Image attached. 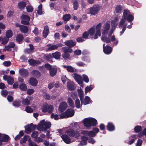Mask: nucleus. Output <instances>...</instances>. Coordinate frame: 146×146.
Wrapping results in <instances>:
<instances>
[{"label":"nucleus","instance_id":"1","mask_svg":"<svg viewBox=\"0 0 146 146\" xmlns=\"http://www.w3.org/2000/svg\"><path fill=\"white\" fill-rule=\"evenodd\" d=\"M51 123L49 121H45L43 119L37 125V130L40 131H46L47 129L50 128L51 126Z\"/></svg>","mask_w":146,"mask_h":146},{"label":"nucleus","instance_id":"2","mask_svg":"<svg viewBox=\"0 0 146 146\" xmlns=\"http://www.w3.org/2000/svg\"><path fill=\"white\" fill-rule=\"evenodd\" d=\"M100 9V7L98 5H95L90 8L89 12L91 15H95L98 14Z\"/></svg>","mask_w":146,"mask_h":146},{"label":"nucleus","instance_id":"3","mask_svg":"<svg viewBox=\"0 0 146 146\" xmlns=\"http://www.w3.org/2000/svg\"><path fill=\"white\" fill-rule=\"evenodd\" d=\"M126 21V19L123 18L121 19L119 23V28H122V31L120 32V35H121L123 33L126 29L127 25L126 23L125 24Z\"/></svg>","mask_w":146,"mask_h":146},{"label":"nucleus","instance_id":"4","mask_svg":"<svg viewBox=\"0 0 146 146\" xmlns=\"http://www.w3.org/2000/svg\"><path fill=\"white\" fill-rule=\"evenodd\" d=\"M63 44L61 43L57 44L56 45L52 44H48L46 46L48 47L46 49L47 51H50L56 49L59 47H61L63 46Z\"/></svg>","mask_w":146,"mask_h":146},{"label":"nucleus","instance_id":"5","mask_svg":"<svg viewBox=\"0 0 146 146\" xmlns=\"http://www.w3.org/2000/svg\"><path fill=\"white\" fill-rule=\"evenodd\" d=\"M53 110V107L52 106L48 105L47 104L43 105L42 108V111L44 113L48 112L49 113H51Z\"/></svg>","mask_w":146,"mask_h":146},{"label":"nucleus","instance_id":"6","mask_svg":"<svg viewBox=\"0 0 146 146\" xmlns=\"http://www.w3.org/2000/svg\"><path fill=\"white\" fill-rule=\"evenodd\" d=\"M68 135L72 137L76 136V137H77L79 136V132L78 131H74L72 129H70L66 131Z\"/></svg>","mask_w":146,"mask_h":146},{"label":"nucleus","instance_id":"7","mask_svg":"<svg viewBox=\"0 0 146 146\" xmlns=\"http://www.w3.org/2000/svg\"><path fill=\"white\" fill-rule=\"evenodd\" d=\"M22 20L21 23L22 24L25 25H29V21L30 20V17L28 15H23L21 17Z\"/></svg>","mask_w":146,"mask_h":146},{"label":"nucleus","instance_id":"8","mask_svg":"<svg viewBox=\"0 0 146 146\" xmlns=\"http://www.w3.org/2000/svg\"><path fill=\"white\" fill-rule=\"evenodd\" d=\"M74 75V77L76 82L80 86H82L83 82L82 76L78 74L74 73L73 74Z\"/></svg>","mask_w":146,"mask_h":146},{"label":"nucleus","instance_id":"9","mask_svg":"<svg viewBox=\"0 0 146 146\" xmlns=\"http://www.w3.org/2000/svg\"><path fill=\"white\" fill-rule=\"evenodd\" d=\"M3 79L5 81H7L8 84L12 85L14 83L13 78L11 76H7L6 74L3 77Z\"/></svg>","mask_w":146,"mask_h":146},{"label":"nucleus","instance_id":"10","mask_svg":"<svg viewBox=\"0 0 146 146\" xmlns=\"http://www.w3.org/2000/svg\"><path fill=\"white\" fill-rule=\"evenodd\" d=\"M110 24L108 23H106L103 26L102 34L104 35L108 34V31L110 29Z\"/></svg>","mask_w":146,"mask_h":146},{"label":"nucleus","instance_id":"11","mask_svg":"<svg viewBox=\"0 0 146 146\" xmlns=\"http://www.w3.org/2000/svg\"><path fill=\"white\" fill-rule=\"evenodd\" d=\"M103 49L104 52L106 54H110L112 51V48L110 46L106 45L105 47V44L103 45Z\"/></svg>","mask_w":146,"mask_h":146},{"label":"nucleus","instance_id":"12","mask_svg":"<svg viewBox=\"0 0 146 146\" xmlns=\"http://www.w3.org/2000/svg\"><path fill=\"white\" fill-rule=\"evenodd\" d=\"M67 107V104L66 102H62L59 106L58 111L60 112H62L65 110Z\"/></svg>","mask_w":146,"mask_h":146},{"label":"nucleus","instance_id":"13","mask_svg":"<svg viewBox=\"0 0 146 146\" xmlns=\"http://www.w3.org/2000/svg\"><path fill=\"white\" fill-rule=\"evenodd\" d=\"M67 117H70L73 116L74 114V110L71 108L68 109L65 112Z\"/></svg>","mask_w":146,"mask_h":146},{"label":"nucleus","instance_id":"14","mask_svg":"<svg viewBox=\"0 0 146 146\" xmlns=\"http://www.w3.org/2000/svg\"><path fill=\"white\" fill-rule=\"evenodd\" d=\"M20 75L23 77H26L29 74L28 70L24 68H21L19 70Z\"/></svg>","mask_w":146,"mask_h":146},{"label":"nucleus","instance_id":"15","mask_svg":"<svg viewBox=\"0 0 146 146\" xmlns=\"http://www.w3.org/2000/svg\"><path fill=\"white\" fill-rule=\"evenodd\" d=\"M61 137L64 142L67 144L71 143V139L70 137L66 134L62 135Z\"/></svg>","mask_w":146,"mask_h":146},{"label":"nucleus","instance_id":"16","mask_svg":"<svg viewBox=\"0 0 146 146\" xmlns=\"http://www.w3.org/2000/svg\"><path fill=\"white\" fill-rule=\"evenodd\" d=\"M107 130L110 131H114L115 129L114 124L112 122H109L106 126Z\"/></svg>","mask_w":146,"mask_h":146},{"label":"nucleus","instance_id":"17","mask_svg":"<svg viewBox=\"0 0 146 146\" xmlns=\"http://www.w3.org/2000/svg\"><path fill=\"white\" fill-rule=\"evenodd\" d=\"M83 123L84 126L87 128L91 127L90 124V118H87L84 119L83 120Z\"/></svg>","mask_w":146,"mask_h":146},{"label":"nucleus","instance_id":"18","mask_svg":"<svg viewBox=\"0 0 146 146\" xmlns=\"http://www.w3.org/2000/svg\"><path fill=\"white\" fill-rule=\"evenodd\" d=\"M28 82L30 84L33 86H36L38 83L37 80L33 77H31L30 78Z\"/></svg>","mask_w":146,"mask_h":146},{"label":"nucleus","instance_id":"19","mask_svg":"<svg viewBox=\"0 0 146 146\" xmlns=\"http://www.w3.org/2000/svg\"><path fill=\"white\" fill-rule=\"evenodd\" d=\"M64 44L70 48L73 47L76 45V42L72 40H67L64 42Z\"/></svg>","mask_w":146,"mask_h":146},{"label":"nucleus","instance_id":"20","mask_svg":"<svg viewBox=\"0 0 146 146\" xmlns=\"http://www.w3.org/2000/svg\"><path fill=\"white\" fill-rule=\"evenodd\" d=\"M78 94L80 97V100L81 101V105L82 106V99H83L84 96V94L82 90L81 89H79L78 90Z\"/></svg>","mask_w":146,"mask_h":146},{"label":"nucleus","instance_id":"21","mask_svg":"<svg viewBox=\"0 0 146 146\" xmlns=\"http://www.w3.org/2000/svg\"><path fill=\"white\" fill-rule=\"evenodd\" d=\"M91 102H92V100H90V97L88 96H86L85 97L84 100L82 99V104L86 105L89 104Z\"/></svg>","mask_w":146,"mask_h":146},{"label":"nucleus","instance_id":"22","mask_svg":"<svg viewBox=\"0 0 146 146\" xmlns=\"http://www.w3.org/2000/svg\"><path fill=\"white\" fill-rule=\"evenodd\" d=\"M24 39V37L22 34H18L16 36V40L19 44H20Z\"/></svg>","mask_w":146,"mask_h":146},{"label":"nucleus","instance_id":"23","mask_svg":"<svg viewBox=\"0 0 146 146\" xmlns=\"http://www.w3.org/2000/svg\"><path fill=\"white\" fill-rule=\"evenodd\" d=\"M49 31L48 27V26L46 25L44 28V29L43 32L42 36L43 37L45 38L48 36Z\"/></svg>","mask_w":146,"mask_h":146},{"label":"nucleus","instance_id":"24","mask_svg":"<svg viewBox=\"0 0 146 146\" xmlns=\"http://www.w3.org/2000/svg\"><path fill=\"white\" fill-rule=\"evenodd\" d=\"M31 74L33 76L37 78H38L40 76V73L38 70H33L31 72Z\"/></svg>","mask_w":146,"mask_h":146},{"label":"nucleus","instance_id":"25","mask_svg":"<svg viewBox=\"0 0 146 146\" xmlns=\"http://www.w3.org/2000/svg\"><path fill=\"white\" fill-rule=\"evenodd\" d=\"M129 141L128 143L131 145L133 143L135 140L137 139V135H132L129 137Z\"/></svg>","mask_w":146,"mask_h":146},{"label":"nucleus","instance_id":"26","mask_svg":"<svg viewBox=\"0 0 146 146\" xmlns=\"http://www.w3.org/2000/svg\"><path fill=\"white\" fill-rule=\"evenodd\" d=\"M57 68L54 67H52L49 70V74L50 76L53 77L54 76L57 72Z\"/></svg>","mask_w":146,"mask_h":146},{"label":"nucleus","instance_id":"27","mask_svg":"<svg viewBox=\"0 0 146 146\" xmlns=\"http://www.w3.org/2000/svg\"><path fill=\"white\" fill-rule=\"evenodd\" d=\"M67 87L68 89L70 90H73L75 89L74 84L73 82H68L67 83Z\"/></svg>","mask_w":146,"mask_h":146},{"label":"nucleus","instance_id":"28","mask_svg":"<svg viewBox=\"0 0 146 146\" xmlns=\"http://www.w3.org/2000/svg\"><path fill=\"white\" fill-rule=\"evenodd\" d=\"M15 46V44L13 42H9L8 45H6L7 50L10 51L11 50V48H13Z\"/></svg>","mask_w":146,"mask_h":146},{"label":"nucleus","instance_id":"29","mask_svg":"<svg viewBox=\"0 0 146 146\" xmlns=\"http://www.w3.org/2000/svg\"><path fill=\"white\" fill-rule=\"evenodd\" d=\"M28 62L29 64L33 66L38 64L39 62L34 59H31L28 60Z\"/></svg>","mask_w":146,"mask_h":146},{"label":"nucleus","instance_id":"30","mask_svg":"<svg viewBox=\"0 0 146 146\" xmlns=\"http://www.w3.org/2000/svg\"><path fill=\"white\" fill-rule=\"evenodd\" d=\"M72 1L73 8L74 10H76L79 7V3L78 0H72Z\"/></svg>","mask_w":146,"mask_h":146},{"label":"nucleus","instance_id":"31","mask_svg":"<svg viewBox=\"0 0 146 146\" xmlns=\"http://www.w3.org/2000/svg\"><path fill=\"white\" fill-rule=\"evenodd\" d=\"M20 30L23 33H26L29 31L28 27L27 26L22 25L20 28Z\"/></svg>","mask_w":146,"mask_h":146},{"label":"nucleus","instance_id":"32","mask_svg":"<svg viewBox=\"0 0 146 146\" xmlns=\"http://www.w3.org/2000/svg\"><path fill=\"white\" fill-rule=\"evenodd\" d=\"M26 5V3L24 1H22L19 2L18 4V7L21 9H23Z\"/></svg>","mask_w":146,"mask_h":146},{"label":"nucleus","instance_id":"33","mask_svg":"<svg viewBox=\"0 0 146 146\" xmlns=\"http://www.w3.org/2000/svg\"><path fill=\"white\" fill-rule=\"evenodd\" d=\"M19 87L20 89L23 91H26L27 90V87L25 83H22L20 84Z\"/></svg>","mask_w":146,"mask_h":146},{"label":"nucleus","instance_id":"34","mask_svg":"<svg viewBox=\"0 0 146 146\" xmlns=\"http://www.w3.org/2000/svg\"><path fill=\"white\" fill-rule=\"evenodd\" d=\"M90 124L91 126H96L97 124V121L95 118H90Z\"/></svg>","mask_w":146,"mask_h":146},{"label":"nucleus","instance_id":"35","mask_svg":"<svg viewBox=\"0 0 146 146\" xmlns=\"http://www.w3.org/2000/svg\"><path fill=\"white\" fill-rule=\"evenodd\" d=\"M67 102L70 107L72 108H74L75 107L74 103L71 98L69 97L68 98Z\"/></svg>","mask_w":146,"mask_h":146},{"label":"nucleus","instance_id":"36","mask_svg":"<svg viewBox=\"0 0 146 146\" xmlns=\"http://www.w3.org/2000/svg\"><path fill=\"white\" fill-rule=\"evenodd\" d=\"M31 125L28 124L27 125L25 126V133L28 134L31 133L32 131Z\"/></svg>","mask_w":146,"mask_h":146},{"label":"nucleus","instance_id":"37","mask_svg":"<svg viewBox=\"0 0 146 146\" xmlns=\"http://www.w3.org/2000/svg\"><path fill=\"white\" fill-rule=\"evenodd\" d=\"M52 58H54L56 59L60 58L61 56L60 53L58 52H56L52 54Z\"/></svg>","mask_w":146,"mask_h":146},{"label":"nucleus","instance_id":"38","mask_svg":"<svg viewBox=\"0 0 146 146\" xmlns=\"http://www.w3.org/2000/svg\"><path fill=\"white\" fill-rule=\"evenodd\" d=\"M13 32L11 30H8L6 32V37L9 39L12 37L13 36Z\"/></svg>","mask_w":146,"mask_h":146},{"label":"nucleus","instance_id":"39","mask_svg":"<svg viewBox=\"0 0 146 146\" xmlns=\"http://www.w3.org/2000/svg\"><path fill=\"white\" fill-rule=\"evenodd\" d=\"M2 142H7L9 138V136L6 134L4 135L2 137H0Z\"/></svg>","mask_w":146,"mask_h":146},{"label":"nucleus","instance_id":"40","mask_svg":"<svg viewBox=\"0 0 146 146\" xmlns=\"http://www.w3.org/2000/svg\"><path fill=\"white\" fill-rule=\"evenodd\" d=\"M142 127L141 126L136 125L134 128V131L135 133H139L142 130Z\"/></svg>","mask_w":146,"mask_h":146},{"label":"nucleus","instance_id":"41","mask_svg":"<svg viewBox=\"0 0 146 146\" xmlns=\"http://www.w3.org/2000/svg\"><path fill=\"white\" fill-rule=\"evenodd\" d=\"M62 50V51H64L66 52H69L71 53L72 52V50L70 48H68L67 47H64L61 48Z\"/></svg>","mask_w":146,"mask_h":146},{"label":"nucleus","instance_id":"42","mask_svg":"<svg viewBox=\"0 0 146 146\" xmlns=\"http://www.w3.org/2000/svg\"><path fill=\"white\" fill-rule=\"evenodd\" d=\"M22 103L24 105L27 106L30 104V101L26 98L23 99L22 100Z\"/></svg>","mask_w":146,"mask_h":146},{"label":"nucleus","instance_id":"43","mask_svg":"<svg viewBox=\"0 0 146 146\" xmlns=\"http://www.w3.org/2000/svg\"><path fill=\"white\" fill-rule=\"evenodd\" d=\"M122 10V7L121 5H119L116 6L115 8V10L117 13H120Z\"/></svg>","mask_w":146,"mask_h":146},{"label":"nucleus","instance_id":"44","mask_svg":"<svg viewBox=\"0 0 146 146\" xmlns=\"http://www.w3.org/2000/svg\"><path fill=\"white\" fill-rule=\"evenodd\" d=\"M71 17V15L70 14H66L63 16L62 18L64 21H67L70 19Z\"/></svg>","mask_w":146,"mask_h":146},{"label":"nucleus","instance_id":"45","mask_svg":"<svg viewBox=\"0 0 146 146\" xmlns=\"http://www.w3.org/2000/svg\"><path fill=\"white\" fill-rule=\"evenodd\" d=\"M134 17L132 15L129 14L128 15V16L126 18V20H127V21L129 22H131L134 19Z\"/></svg>","mask_w":146,"mask_h":146},{"label":"nucleus","instance_id":"46","mask_svg":"<svg viewBox=\"0 0 146 146\" xmlns=\"http://www.w3.org/2000/svg\"><path fill=\"white\" fill-rule=\"evenodd\" d=\"M9 40V39L6 37L4 38L2 37V39L1 40V43L3 45H5L8 43Z\"/></svg>","mask_w":146,"mask_h":146},{"label":"nucleus","instance_id":"47","mask_svg":"<svg viewBox=\"0 0 146 146\" xmlns=\"http://www.w3.org/2000/svg\"><path fill=\"white\" fill-rule=\"evenodd\" d=\"M130 13V12L129 11L128 9H125L124 10V12H123V18L126 19V18L128 16L129 14Z\"/></svg>","mask_w":146,"mask_h":146},{"label":"nucleus","instance_id":"48","mask_svg":"<svg viewBox=\"0 0 146 146\" xmlns=\"http://www.w3.org/2000/svg\"><path fill=\"white\" fill-rule=\"evenodd\" d=\"M88 32L90 36H93L95 33L94 28L93 27L89 29Z\"/></svg>","mask_w":146,"mask_h":146},{"label":"nucleus","instance_id":"49","mask_svg":"<svg viewBox=\"0 0 146 146\" xmlns=\"http://www.w3.org/2000/svg\"><path fill=\"white\" fill-rule=\"evenodd\" d=\"M27 135H25L23 136L22 139L20 140V143L21 144H23V143H26L27 139Z\"/></svg>","mask_w":146,"mask_h":146},{"label":"nucleus","instance_id":"50","mask_svg":"<svg viewBox=\"0 0 146 146\" xmlns=\"http://www.w3.org/2000/svg\"><path fill=\"white\" fill-rule=\"evenodd\" d=\"M21 101H14L13 105L15 107H19L21 106Z\"/></svg>","mask_w":146,"mask_h":146},{"label":"nucleus","instance_id":"51","mask_svg":"<svg viewBox=\"0 0 146 146\" xmlns=\"http://www.w3.org/2000/svg\"><path fill=\"white\" fill-rule=\"evenodd\" d=\"M81 60L84 62H90V58L87 56H83L81 58Z\"/></svg>","mask_w":146,"mask_h":146},{"label":"nucleus","instance_id":"52","mask_svg":"<svg viewBox=\"0 0 146 146\" xmlns=\"http://www.w3.org/2000/svg\"><path fill=\"white\" fill-rule=\"evenodd\" d=\"M38 135V132L36 131H34L32 132L31 134V137L35 139L37 137Z\"/></svg>","mask_w":146,"mask_h":146},{"label":"nucleus","instance_id":"53","mask_svg":"<svg viewBox=\"0 0 146 146\" xmlns=\"http://www.w3.org/2000/svg\"><path fill=\"white\" fill-rule=\"evenodd\" d=\"M75 104L76 107L77 108L79 109L80 107V101L78 99H76L75 100Z\"/></svg>","mask_w":146,"mask_h":146},{"label":"nucleus","instance_id":"54","mask_svg":"<svg viewBox=\"0 0 146 146\" xmlns=\"http://www.w3.org/2000/svg\"><path fill=\"white\" fill-rule=\"evenodd\" d=\"M92 89L93 88L91 86V85H90V86H87L85 88V93L86 94L91 91Z\"/></svg>","mask_w":146,"mask_h":146},{"label":"nucleus","instance_id":"55","mask_svg":"<svg viewBox=\"0 0 146 146\" xmlns=\"http://www.w3.org/2000/svg\"><path fill=\"white\" fill-rule=\"evenodd\" d=\"M25 110L27 112L29 113H32L33 111V110L32 108L29 106H26L25 108Z\"/></svg>","mask_w":146,"mask_h":146},{"label":"nucleus","instance_id":"56","mask_svg":"<svg viewBox=\"0 0 146 146\" xmlns=\"http://www.w3.org/2000/svg\"><path fill=\"white\" fill-rule=\"evenodd\" d=\"M89 33L87 31H85L82 35V37L85 39H87L89 36Z\"/></svg>","mask_w":146,"mask_h":146},{"label":"nucleus","instance_id":"57","mask_svg":"<svg viewBox=\"0 0 146 146\" xmlns=\"http://www.w3.org/2000/svg\"><path fill=\"white\" fill-rule=\"evenodd\" d=\"M83 80L86 83H88L89 82V79L88 76L85 74L82 75Z\"/></svg>","mask_w":146,"mask_h":146},{"label":"nucleus","instance_id":"58","mask_svg":"<svg viewBox=\"0 0 146 146\" xmlns=\"http://www.w3.org/2000/svg\"><path fill=\"white\" fill-rule=\"evenodd\" d=\"M64 52V54H62V56L64 59H66L68 58L70 56L69 54L64 51H63Z\"/></svg>","mask_w":146,"mask_h":146},{"label":"nucleus","instance_id":"59","mask_svg":"<svg viewBox=\"0 0 146 146\" xmlns=\"http://www.w3.org/2000/svg\"><path fill=\"white\" fill-rule=\"evenodd\" d=\"M27 94L29 95H31L33 94L35 91L33 89H27Z\"/></svg>","mask_w":146,"mask_h":146},{"label":"nucleus","instance_id":"60","mask_svg":"<svg viewBox=\"0 0 146 146\" xmlns=\"http://www.w3.org/2000/svg\"><path fill=\"white\" fill-rule=\"evenodd\" d=\"M67 70L68 72H74V70L73 67L70 66H68V68L66 69Z\"/></svg>","mask_w":146,"mask_h":146},{"label":"nucleus","instance_id":"61","mask_svg":"<svg viewBox=\"0 0 146 146\" xmlns=\"http://www.w3.org/2000/svg\"><path fill=\"white\" fill-rule=\"evenodd\" d=\"M1 94L3 96L6 97L8 94V92L5 90H3L1 91Z\"/></svg>","mask_w":146,"mask_h":146},{"label":"nucleus","instance_id":"62","mask_svg":"<svg viewBox=\"0 0 146 146\" xmlns=\"http://www.w3.org/2000/svg\"><path fill=\"white\" fill-rule=\"evenodd\" d=\"M86 6L87 5L84 1V0H81V6L82 9H85Z\"/></svg>","mask_w":146,"mask_h":146},{"label":"nucleus","instance_id":"63","mask_svg":"<svg viewBox=\"0 0 146 146\" xmlns=\"http://www.w3.org/2000/svg\"><path fill=\"white\" fill-rule=\"evenodd\" d=\"M51 118H54L55 120H58V115L57 114H54L53 113L51 115Z\"/></svg>","mask_w":146,"mask_h":146},{"label":"nucleus","instance_id":"64","mask_svg":"<svg viewBox=\"0 0 146 146\" xmlns=\"http://www.w3.org/2000/svg\"><path fill=\"white\" fill-rule=\"evenodd\" d=\"M26 8L27 11L28 12H31L33 11V8L31 6H27L26 7Z\"/></svg>","mask_w":146,"mask_h":146}]
</instances>
